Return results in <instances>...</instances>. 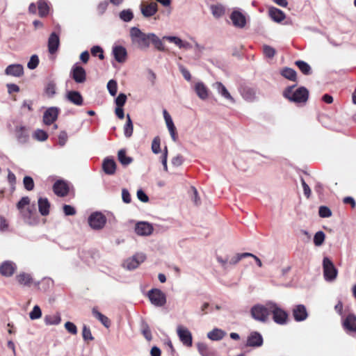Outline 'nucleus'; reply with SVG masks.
Segmentation results:
<instances>
[{
	"mask_svg": "<svg viewBox=\"0 0 356 356\" xmlns=\"http://www.w3.org/2000/svg\"><path fill=\"white\" fill-rule=\"evenodd\" d=\"M294 86L287 87L283 92V96L291 102L296 104L305 103L309 97V91L305 87L293 90Z\"/></svg>",
	"mask_w": 356,
	"mask_h": 356,
	"instance_id": "1",
	"label": "nucleus"
},
{
	"mask_svg": "<svg viewBox=\"0 0 356 356\" xmlns=\"http://www.w3.org/2000/svg\"><path fill=\"white\" fill-rule=\"evenodd\" d=\"M150 33H145L138 27H132L130 29V37L133 43L136 44L141 49H146L149 47L151 40Z\"/></svg>",
	"mask_w": 356,
	"mask_h": 356,
	"instance_id": "2",
	"label": "nucleus"
},
{
	"mask_svg": "<svg viewBox=\"0 0 356 356\" xmlns=\"http://www.w3.org/2000/svg\"><path fill=\"white\" fill-rule=\"evenodd\" d=\"M268 305L270 314H273V321L280 325L285 324L288 318L287 313L275 302L268 301Z\"/></svg>",
	"mask_w": 356,
	"mask_h": 356,
	"instance_id": "3",
	"label": "nucleus"
},
{
	"mask_svg": "<svg viewBox=\"0 0 356 356\" xmlns=\"http://www.w3.org/2000/svg\"><path fill=\"white\" fill-rule=\"evenodd\" d=\"M252 317L260 322H266L268 319L270 315V310L268 309V302L264 305H256L251 308Z\"/></svg>",
	"mask_w": 356,
	"mask_h": 356,
	"instance_id": "4",
	"label": "nucleus"
},
{
	"mask_svg": "<svg viewBox=\"0 0 356 356\" xmlns=\"http://www.w3.org/2000/svg\"><path fill=\"white\" fill-rule=\"evenodd\" d=\"M147 296L152 305L162 307L166 302L165 294L159 289H152L148 291Z\"/></svg>",
	"mask_w": 356,
	"mask_h": 356,
	"instance_id": "5",
	"label": "nucleus"
},
{
	"mask_svg": "<svg viewBox=\"0 0 356 356\" xmlns=\"http://www.w3.org/2000/svg\"><path fill=\"white\" fill-rule=\"evenodd\" d=\"M323 275L327 281H333L337 275V270L333 262L327 257L323 260Z\"/></svg>",
	"mask_w": 356,
	"mask_h": 356,
	"instance_id": "6",
	"label": "nucleus"
},
{
	"mask_svg": "<svg viewBox=\"0 0 356 356\" xmlns=\"http://www.w3.org/2000/svg\"><path fill=\"white\" fill-rule=\"evenodd\" d=\"M106 217L101 212L96 211L90 213V228L95 230L102 229L106 223Z\"/></svg>",
	"mask_w": 356,
	"mask_h": 356,
	"instance_id": "7",
	"label": "nucleus"
},
{
	"mask_svg": "<svg viewBox=\"0 0 356 356\" xmlns=\"http://www.w3.org/2000/svg\"><path fill=\"white\" fill-rule=\"evenodd\" d=\"M177 335L181 343L187 346L191 347L193 344L192 334L190 330L181 325H179L177 328Z\"/></svg>",
	"mask_w": 356,
	"mask_h": 356,
	"instance_id": "8",
	"label": "nucleus"
},
{
	"mask_svg": "<svg viewBox=\"0 0 356 356\" xmlns=\"http://www.w3.org/2000/svg\"><path fill=\"white\" fill-rule=\"evenodd\" d=\"M15 135L19 144L24 145L29 141V130L25 126H17L15 129Z\"/></svg>",
	"mask_w": 356,
	"mask_h": 356,
	"instance_id": "9",
	"label": "nucleus"
},
{
	"mask_svg": "<svg viewBox=\"0 0 356 356\" xmlns=\"http://www.w3.org/2000/svg\"><path fill=\"white\" fill-rule=\"evenodd\" d=\"M30 203V199L29 197L25 196L21 198V200L17 204V208L22 214L24 219L26 222L31 224V216L32 215V211L28 209L26 211H24V209L26 206H28Z\"/></svg>",
	"mask_w": 356,
	"mask_h": 356,
	"instance_id": "10",
	"label": "nucleus"
},
{
	"mask_svg": "<svg viewBox=\"0 0 356 356\" xmlns=\"http://www.w3.org/2000/svg\"><path fill=\"white\" fill-rule=\"evenodd\" d=\"M145 259V255L143 253H138L132 257L127 259L123 264V266L128 270L136 268Z\"/></svg>",
	"mask_w": 356,
	"mask_h": 356,
	"instance_id": "11",
	"label": "nucleus"
},
{
	"mask_svg": "<svg viewBox=\"0 0 356 356\" xmlns=\"http://www.w3.org/2000/svg\"><path fill=\"white\" fill-rule=\"evenodd\" d=\"M263 343L264 339L262 335L257 331H253L248 336L245 346L248 347L258 348L261 347Z\"/></svg>",
	"mask_w": 356,
	"mask_h": 356,
	"instance_id": "12",
	"label": "nucleus"
},
{
	"mask_svg": "<svg viewBox=\"0 0 356 356\" xmlns=\"http://www.w3.org/2000/svg\"><path fill=\"white\" fill-rule=\"evenodd\" d=\"M59 108L55 106L48 108L43 114V122L46 125L53 124L58 118Z\"/></svg>",
	"mask_w": 356,
	"mask_h": 356,
	"instance_id": "13",
	"label": "nucleus"
},
{
	"mask_svg": "<svg viewBox=\"0 0 356 356\" xmlns=\"http://www.w3.org/2000/svg\"><path fill=\"white\" fill-rule=\"evenodd\" d=\"M86 71L85 70L79 66L78 64L73 65L70 72V76L75 81L76 83H81L86 80Z\"/></svg>",
	"mask_w": 356,
	"mask_h": 356,
	"instance_id": "14",
	"label": "nucleus"
},
{
	"mask_svg": "<svg viewBox=\"0 0 356 356\" xmlns=\"http://www.w3.org/2000/svg\"><path fill=\"white\" fill-rule=\"evenodd\" d=\"M117 164L112 157H106L102 162V169L106 175H113L116 172Z\"/></svg>",
	"mask_w": 356,
	"mask_h": 356,
	"instance_id": "15",
	"label": "nucleus"
},
{
	"mask_svg": "<svg viewBox=\"0 0 356 356\" xmlns=\"http://www.w3.org/2000/svg\"><path fill=\"white\" fill-rule=\"evenodd\" d=\"M342 326L347 332H356V316L349 314L343 321Z\"/></svg>",
	"mask_w": 356,
	"mask_h": 356,
	"instance_id": "16",
	"label": "nucleus"
},
{
	"mask_svg": "<svg viewBox=\"0 0 356 356\" xmlns=\"http://www.w3.org/2000/svg\"><path fill=\"white\" fill-rule=\"evenodd\" d=\"M53 191L56 195L65 197L69 193V187L65 181L63 180H58L53 186Z\"/></svg>",
	"mask_w": 356,
	"mask_h": 356,
	"instance_id": "17",
	"label": "nucleus"
},
{
	"mask_svg": "<svg viewBox=\"0 0 356 356\" xmlns=\"http://www.w3.org/2000/svg\"><path fill=\"white\" fill-rule=\"evenodd\" d=\"M135 232L139 236H148L152 233L153 227L147 222H139L136 225Z\"/></svg>",
	"mask_w": 356,
	"mask_h": 356,
	"instance_id": "18",
	"label": "nucleus"
},
{
	"mask_svg": "<svg viewBox=\"0 0 356 356\" xmlns=\"http://www.w3.org/2000/svg\"><path fill=\"white\" fill-rule=\"evenodd\" d=\"M293 316L296 321H305L307 316V311L305 305H298L293 309Z\"/></svg>",
	"mask_w": 356,
	"mask_h": 356,
	"instance_id": "19",
	"label": "nucleus"
},
{
	"mask_svg": "<svg viewBox=\"0 0 356 356\" xmlns=\"http://www.w3.org/2000/svg\"><path fill=\"white\" fill-rule=\"evenodd\" d=\"M5 74L8 76L20 77L24 74V67L21 64H11L5 69Z\"/></svg>",
	"mask_w": 356,
	"mask_h": 356,
	"instance_id": "20",
	"label": "nucleus"
},
{
	"mask_svg": "<svg viewBox=\"0 0 356 356\" xmlns=\"http://www.w3.org/2000/svg\"><path fill=\"white\" fill-rule=\"evenodd\" d=\"M213 87L217 90L218 93L225 99L229 101L231 103H235V99L230 95L226 87L221 82H216L213 83Z\"/></svg>",
	"mask_w": 356,
	"mask_h": 356,
	"instance_id": "21",
	"label": "nucleus"
},
{
	"mask_svg": "<svg viewBox=\"0 0 356 356\" xmlns=\"http://www.w3.org/2000/svg\"><path fill=\"white\" fill-rule=\"evenodd\" d=\"M230 19L236 27L243 28L246 24V19L243 13L239 11H233Z\"/></svg>",
	"mask_w": 356,
	"mask_h": 356,
	"instance_id": "22",
	"label": "nucleus"
},
{
	"mask_svg": "<svg viewBox=\"0 0 356 356\" xmlns=\"http://www.w3.org/2000/svg\"><path fill=\"white\" fill-rule=\"evenodd\" d=\"M112 53L115 60L118 63H122L126 60L127 52L124 47L121 45L114 46L113 47Z\"/></svg>",
	"mask_w": 356,
	"mask_h": 356,
	"instance_id": "23",
	"label": "nucleus"
},
{
	"mask_svg": "<svg viewBox=\"0 0 356 356\" xmlns=\"http://www.w3.org/2000/svg\"><path fill=\"white\" fill-rule=\"evenodd\" d=\"M242 97L247 102H253L256 99V90L249 86H241L239 89Z\"/></svg>",
	"mask_w": 356,
	"mask_h": 356,
	"instance_id": "24",
	"label": "nucleus"
},
{
	"mask_svg": "<svg viewBox=\"0 0 356 356\" xmlns=\"http://www.w3.org/2000/svg\"><path fill=\"white\" fill-rule=\"evenodd\" d=\"M60 39L55 32L51 33L48 39V51L51 54H55L59 47Z\"/></svg>",
	"mask_w": 356,
	"mask_h": 356,
	"instance_id": "25",
	"label": "nucleus"
},
{
	"mask_svg": "<svg viewBox=\"0 0 356 356\" xmlns=\"http://www.w3.org/2000/svg\"><path fill=\"white\" fill-rule=\"evenodd\" d=\"M15 269V264L10 261H4L0 266V273L6 277H10L13 275Z\"/></svg>",
	"mask_w": 356,
	"mask_h": 356,
	"instance_id": "26",
	"label": "nucleus"
},
{
	"mask_svg": "<svg viewBox=\"0 0 356 356\" xmlns=\"http://www.w3.org/2000/svg\"><path fill=\"white\" fill-rule=\"evenodd\" d=\"M194 89L200 99L202 100L207 99L209 96V90L203 82H197L195 84Z\"/></svg>",
	"mask_w": 356,
	"mask_h": 356,
	"instance_id": "27",
	"label": "nucleus"
},
{
	"mask_svg": "<svg viewBox=\"0 0 356 356\" xmlns=\"http://www.w3.org/2000/svg\"><path fill=\"white\" fill-rule=\"evenodd\" d=\"M268 14L274 22L278 23L282 22L286 17V15L282 10L275 7L269 8Z\"/></svg>",
	"mask_w": 356,
	"mask_h": 356,
	"instance_id": "28",
	"label": "nucleus"
},
{
	"mask_svg": "<svg viewBox=\"0 0 356 356\" xmlns=\"http://www.w3.org/2000/svg\"><path fill=\"white\" fill-rule=\"evenodd\" d=\"M92 314L93 316L97 321H99L106 328L110 327L111 325L110 319L107 316L102 314L100 312H99L97 308H92Z\"/></svg>",
	"mask_w": 356,
	"mask_h": 356,
	"instance_id": "29",
	"label": "nucleus"
},
{
	"mask_svg": "<svg viewBox=\"0 0 356 356\" xmlns=\"http://www.w3.org/2000/svg\"><path fill=\"white\" fill-rule=\"evenodd\" d=\"M226 334L227 333L225 331L222 329L216 327L209 332L207 334V337L211 341H217L222 340L226 336Z\"/></svg>",
	"mask_w": 356,
	"mask_h": 356,
	"instance_id": "30",
	"label": "nucleus"
},
{
	"mask_svg": "<svg viewBox=\"0 0 356 356\" xmlns=\"http://www.w3.org/2000/svg\"><path fill=\"white\" fill-rule=\"evenodd\" d=\"M157 10V4L155 2H152L146 6L141 7V13L145 17L153 16L156 13Z\"/></svg>",
	"mask_w": 356,
	"mask_h": 356,
	"instance_id": "31",
	"label": "nucleus"
},
{
	"mask_svg": "<svg viewBox=\"0 0 356 356\" xmlns=\"http://www.w3.org/2000/svg\"><path fill=\"white\" fill-rule=\"evenodd\" d=\"M66 97L69 102L76 106H81L83 104V98L81 94L77 91L72 90L67 92Z\"/></svg>",
	"mask_w": 356,
	"mask_h": 356,
	"instance_id": "32",
	"label": "nucleus"
},
{
	"mask_svg": "<svg viewBox=\"0 0 356 356\" xmlns=\"http://www.w3.org/2000/svg\"><path fill=\"white\" fill-rule=\"evenodd\" d=\"M50 204L47 198L40 197L38 199L39 212L42 216H47L49 213Z\"/></svg>",
	"mask_w": 356,
	"mask_h": 356,
	"instance_id": "33",
	"label": "nucleus"
},
{
	"mask_svg": "<svg viewBox=\"0 0 356 356\" xmlns=\"http://www.w3.org/2000/svg\"><path fill=\"white\" fill-rule=\"evenodd\" d=\"M118 159L119 162L124 166H127L131 164L134 159L131 156L126 155V149H120L118 152Z\"/></svg>",
	"mask_w": 356,
	"mask_h": 356,
	"instance_id": "34",
	"label": "nucleus"
},
{
	"mask_svg": "<svg viewBox=\"0 0 356 356\" xmlns=\"http://www.w3.org/2000/svg\"><path fill=\"white\" fill-rule=\"evenodd\" d=\"M44 321L47 325H58L61 318L59 314H49L44 316Z\"/></svg>",
	"mask_w": 356,
	"mask_h": 356,
	"instance_id": "35",
	"label": "nucleus"
},
{
	"mask_svg": "<svg viewBox=\"0 0 356 356\" xmlns=\"http://www.w3.org/2000/svg\"><path fill=\"white\" fill-rule=\"evenodd\" d=\"M124 134L126 138H130L133 134L134 126L129 114L127 115V122L123 127Z\"/></svg>",
	"mask_w": 356,
	"mask_h": 356,
	"instance_id": "36",
	"label": "nucleus"
},
{
	"mask_svg": "<svg viewBox=\"0 0 356 356\" xmlns=\"http://www.w3.org/2000/svg\"><path fill=\"white\" fill-rule=\"evenodd\" d=\"M38 8L39 15L41 17H45L48 15L49 11V7L47 2L45 0H39L38 2Z\"/></svg>",
	"mask_w": 356,
	"mask_h": 356,
	"instance_id": "37",
	"label": "nucleus"
},
{
	"mask_svg": "<svg viewBox=\"0 0 356 356\" xmlns=\"http://www.w3.org/2000/svg\"><path fill=\"white\" fill-rule=\"evenodd\" d=\"M16 278L17 282L24 286H29L32 282V277L29 273H22Z\"/></svg>",
	"mask_w": 356,
	"mask_h": 356,
	"instance_id": "38",
	"label": "nucleus"
},
{
	"mask_svg": "<svg viewBox=\"0 0 356 356\" xmlns=\"http://www.w3.org/2000/svg\"><path fill=\"white\" fill-rule=\"evenodd\" d=\"M281 74L284 78H286L290 81H296L297 74H296V72L292 68L286 67L283 68L281 71Z\"/></svg>",
	"mask_w": 356,
	"mask_h": 356,
	"instance_id": "39",
	"label": "nucleus"
},
{
	"mask_svg": "<svg viewBox=\"0 0 356 356\" xmlns=\"http://www.w3.org/2000/svg\"><path fill=\"white\" fill-rule=\"evenodd\" d=\"M295 64L304 74L309 75L312 74V68L307 63L303 60H296Z\"/></svg>",
	"mask_w": 356,
	"mask_h": 356,
	"instance_id": "40",
	"label": "nucleus"
},
{
	"mask_svg": "<svg viewBox=\"0 0 356 356\" xmlns=\"http://www.w3.org/2000/svg\"><path fill=\"white\" fill-rule=\"evenodd\" d=\"M33 138L40 142H44L48 138V134L40 129H37L33 134Z\"/></svg>",
	"mask_w": 356,
	"mask_h": 356,
	"instance_id": "41",
	"label": "nucleus"
},
{
	"mask_svg": "<svg viewBox=\"0 0 356 356\" xmlns=\"http://www.w3.org/2000/svg\"><path fill=\"white\" fill-rule=\"evenodd\" d=\"M213 17L220 18L225 14V8L222 5H212L210 7Z\"/></svg>",
	"mask_w": 356,
	"mask_h": 356,
	"instance_id": "42",
	"label": "nucleus"
},
{
	"mask_svg": "<svg viewBox=\"0 0 356 356\" xmlns=\"http://www.w3.org/2000/svg\"><path fill=\"white\" fill-rule=\"evenodd\" d=\"M197 347L198 352L202 356H213V353L209 350L206 343H198Z\"/></svg>",
	"mask_w": 356,
	"mask_h": 356,
	"instance_id": "43",
	"label": "nucleus"
},
{
	"mask_svg": "<svg viewBox=\"0 0 356 356\" xmlns=\"http://www.w3.org/2000/svg\"><path fill=\"white\" fill-rule=\"evenodd\" d=\"M150 36V42L154 45L155 48L159 51H163L165 50V47L161 40L154 33H152Z\"/></svg>",
	"mask_w": 356,
	"mask_h": 356,
	"instance_id": "44",
	"label": "nucleus"
},
{
	"mask_svg": "<svg viewBox=\"0 0 356 356\" xmlns=\"http://www.w3.org/2000/svg\"><path fill=\"white\" fill-rule=\"evenodd\" d=\"M120 18L124 22H129L134 18V13L131 9L122 10L119 14Z\"/></svg>",
	"mask_w": 356,
	"mask_h": 356,
	"instance_id": "45",
	"label": "nucleus"
},
{
	"mask_svg": "<svg viewBox=\"0 0 356 356\" xmlns=\"http://www.w3.org/2000/svg\"><path fill=\"white\" fill-rule=\"evenodd\" d=\"M141 332L144 337L148 341H150L152 339V335L149 327L148 324L145 321H143L141 323Z\"/></svg>",
	"mask_w": 356,
	"mask_h": 356,
	"instance_id": "46",
	"label": "nucleus"
},
{
	"mask_svg": "<svg viewBox=\"0 0 356 356\" xmlns=\"http://www.w3.org/2000/svg\"><path fill=\"white\" fill-rule=\"evenodd\" d=\"M107 89L111 96H115L118 92L117 81L114 79H111L107 83Z\"/></svg>",
	"mask_w": 356,
	"mask_h": 356,
	"instance_id": "47",
	"label": "nucleus"
},
{
	"mask_svg": "<svg viewBox=\"0 0 356 356\" xmlns=\"http://www.w3.org/2000/svg\"><path fill=\"white\" fill-rule=\"evenodd\" d=\"M90 54L93 56H97L100 60H103L104 58V50L98 45L93 46L90 49Z\"/></svg>",
	"mask_w": 356,
	"mask_h": 356,
	"instance_id": "48",
	"label": "nucleus"
},
{
	"mask_svg": "<svg viewBox=\"0 0 356 356\" xmlns=\"http://www.w3.org/2000/svg\"><path fill=\"white\" fill-rule=\"evenodd\" d=\"M325 235L323 232H317L314 236V243L316 246L321 245L325 240Z\"/></svg>",
	"mask_w": 356,
	"mask_h": 356,
	"instance_id": "49",
	"label": "nucleus"
},
{
	"mask_svg": "<svg viewBox=\"0 0 356 356\" xmlns=\"http://www.w3.org/2000/svg\"><path fill=\"white\" fill-rule=\"evenodd\" d=\"M23 184L26 190L30 191L34 188V181L31 177L25 176L23 179Z\"/></svg>",
	"mask_w": 356,
	"mask_h": 356,
	"instance_id": "50",
	"label": "nucleus"
},
{
	"mask_svg": "<svg viewBox=\"0 0 356 356\" xmlns=\"http://www.w3.org/2000/svg\"><path fill=\"white\" fill-rule=\"evenodd\" d=\"M42 311L38 305H35L32 311L29 313V318L31 320H36L41 317Z\"/></svg>",
	"mask_w": 356,
	"mask_h": 356,
	"instance_id": "51",
	"label": "nucleus"
},
{
	"mask_svg": "<svg viewBox=\"0 0 356 356\" xmlns=\"http://www.w3.org/2000/svg\"><path fill=\"white\" fill-rule=\"evenodd\" d=\"M44 90L49 97H52L56 93V84L53 81L49 82Z\"/></svg>",
	"mask_w": 356,
	"mask_h": 356,
	"instance_id": "52",
	"label": "nucleus"
},
{
	"mask_svg": "<svg viewBox=\"0 0 356 356\" xmlns=\"http://www.w3.org/2000/svg\"><path fill=\"white\" fill-rule=\"evenodd\" d=\"M161 139L159 136L154 138L152 143V150L154 154H159L161 152Z\"/></svg>",
	"mask_w": 356,
	"mask_h": 356,
	"instance_id": "53",
	"label": "nucleus"
},
{
	"mask_svg": "<svg viewBox=\"0 0 356 356\" xmlns=\"http://www.w3.org/2000/svg\"><path fill=\"white\" fill-rule=\"evenodd\" d=\"M39 64V58L36 54L32 55L27 63V67L30 70L35 69Z\"/></svg>",
	"mask_w": 356,
	"mask_h": 356,
	"instance_id": "54",
	"label": "nucleus"
},
{
	"mask_svg": "<svg viewBox=\"0 0 356 356\" xmlns=\"http://www.w3.org/2000/svg\"><path fill=\"white\" fill-rule=\"evenodd\" d=\"M263 52L264 55L269 58H273L276 53L274 48L266 44L263 47Z\"/></svg>",
	"mask_w": 356,
	"mask_h": 356,
	"instance_id": "55",
	"label": "nucleus"
},
{
	"mask_svg": "<svg viewBox=\"0 0 356 356\" xmlns=\"http://www.w3.org/2000/svg\"><path fill=\"white\" fill-rule=\"evenodd\" d=\"M318 214L321 218H329L332 216V211L326 206H321L318 210Z\"/></svg>",
	"mask_w": 356,
	"mask_h": 356,
	"instance_id": "56",
	"label": "nucleus"
},
{
	"mask_svg": "<svg viewBox=\"0 0 356 356\" xmlns=\"http://www.w3.org/2000/svg\"><path fill=\"white\" fill-rule=\"evenodd\" d=\"M127 97L124 93H120L115 99V103L117 106L123 107L127 102Z\"/></svg>",
	"mask_w": 356,
	"mask_h": 356,
	"instance_id": "57",
	"label": "nucleus"
},
{
	"mask_svg": "<svg viewBox=\"0 0 356 356\" xmlns=\"http://www.w3.org/2000/svg\"><path fill=\"white\" fill-rule=\"evenodd\" d=\"M67 134L65 131H61L58 134V145L63 147L67 141Z\"/></svg>",
	"mask_w": 356,
	"mask_h": 356,
	"instance_id": "58",
	"label": "nucleus"
},
{
	"mask_svg": "<svg viewBox=\"0 0 356 356\" xmlns=\"http://www.w3.org/2000/svg\"><path fill=\"white\" fill-rule=\"evenodd\" d=\"M108 6V2L107 1H104L100 2L97 7V11L99 15H103L106 10L107 9V7Z\"/></svg>",
	"mask_w": 356,
	"mask_h": 356,
	"instance_id": "59",
	"label": "nucleus"
},
{
	"mask_svg": "<svg viewBox=\"0 0 356 356\" xmlns=\"http://www.w3.org/2000/svg\"><path fill=\"white\" fill-rule=\"evenodd\" d=\"M65 327L70 334H76L77 333L76 326L72 322H66Z\"/></svg>",
	"mask_w": 356,
	"mask_h": 356,
	"instance_id": "60",
	"label": "nucleus"
},
{
	"mask_svg": "<svg viewBox=\"0 0 356 356\" xmlns=\"http://www.w3.org/2000/svg\"><path fill=\"white\" fill-rule=\"evenodd\" d=\"M179 70L186 81H191V75L190 72L183 65H179Z\"/></svg>",
	"mask_w": 356,
	"mask_h": 356,
	"instance_id": "61",
	"label": "nucleus"
},
{
	"mask_svg": "<svg viewBox=\"0 0 356 356\" xmlns=\"http://www.w3.org/2000/svg\"><path fill=\"white\" fill-rule=\"evenodd\" d=\"M184 162V158L181 155L178 154L172 158L171 163L175 167H179L182 165Z\"/></svg>",
	"mask_w": 356,
	"mask_h": 356,
	"instance_id": "62",
	"label": "nucleus"
},
{
	"mask_svg": "<svg viewBox=\"0 0 356 356\" xmlns=\"http://www.w3.org/2000/svg\"><path fill=\"white\" fill-rule=\"evenodd\" d=\"M63 212L66 216H73L76 213V210L73 207L65 204L63 206Z\"/></svg>",
	"mask_w": 356,
	"mask_h": 356,
	"instance_id": "63",
	"label": "nucleus"
},
{
	"mask_svg": "<svg viewBox=\"0 0 356 356\" xmlns=\"http://www.w3.org/2000/svg\"><path fill=\"white\" fill-rule=\"evenodd\" d=\"M122 198L124 202L128 204L131 202V195L127 189L122 188Z\"/></svg>",
	"mask_w": 356,
	"mask_h": 356,
	"instance_id": "64",
	"label": "nucleus"
}]
</instances>
